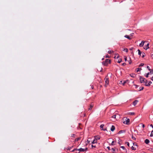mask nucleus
<instances>
[{
    "mask_svg": "<svg viewBox=\"0 0 153 153\" xmlns=\"http://www.w3.org/2000/svg\"><path fill=\"white\" fill-rule=\"evenodd\" d=\"M111 62V61L110 60L108 59H106L105 60V61L103 62V63L105 65H107L108 63L110 64Z\"/></svg>",
    "mask_w": 153,
    "mask_h": 153,
    "instance_id": "1",
    "label": "nucleus"
},
{
    "mask_svg": "<svg viewBox=\"0 0 153 153\" xmlns=\"http://www.w3.org/2000/svg\"><path fill=\"white\" fill-rule=\"evenodd\" d=\"M117 55L116 61L118 63H120L121 61V59L119 58V56L118 54H117Z\"/></svg>",
    "mask_w": 153,
    "mask_h": 153,
    "instance_id": "2",
    "label": "nucleus"
},
{
    "mask_svg": "<svg viewBox=\"0 0 153 153\" xmlns=\"http://www.w3.org/2000/svg\"><path fill=\"white\" fill-rule=\"evenodd\" d=\"M105 86L106 87L107 85L109 83V81L108 80V78L105 77Z\"/></svg>",
    "mask_w": 153,
    "mask_h": 153,
    "instance_id": "3",
    "label": "nucleus"
},
{
    "mask_svg": "<svg viewBox=\"0 0 153 153\" xmlns=\"http://www.w3.org/2000/svg\"><path fill=\"white\" fill-rule=\"evenodd\" d=\"M145 79H146L145 78L142 77V76H140V82L141 83H142V82H144Z\"/></svg>",
    "mask_w": 153,
    "mask_h": 153,
    "instance_id": "4",
    "label": "nucleus"
},
{
    "mask_svg": "<svg viewBox=\"0 0 153 153\" xmlns=\"http://www.w3.org/2000/svg\"><path fill=\"white\" fill-rule=\"evenodd\" d=\"M153 74V70H151V71H150L149 72H148L147 73L146 75V77L148 78L149 77V74Z\"/></svg>",
    "mask_w": 153,
    "mask_h": 153,
    "instance_id": "5",
    "label": "nucleus"
},
{
    "mask_svg": "<svg viewBox=\"0 0 153 153\" xmlns=\"http://www.w3.org/2000/svg\"><path fill=\"white\" fill-rule=\"evenodd\" d=\"M145 42H146V41H142L139 44V46L140 47L143 46Z\"/></svg>",
    "mask_w": 153,
    "mask_h": 153,
    "instance_id": "6",
    "label": "nucleus"
},
{
    "mask_svg": "<svg viewBox=\"0 0 153 153\" xmlns=\"http://www.w3.org/2000/svg\"><path fill=\"white\" fill-rule=\"evenodd\" d=\"M138 102V101L137 100H135L133 102V104L134 106H135Z\"/></svg>",
    "mask_w": 153,
    "mask_h": 153,
    "instance_id": "7",
    "label": "nucleus"
},
{
    "mask_svg": "<svg viewBox=\"0 0 153 153\" xmlns=\"http://www.w3.org/2000/svg\"><path fill=\"white\" fill-rule=\"evenodd\" d=\"M77 150L79 151V152H84L85 151V149L82 148H80L79 149H77Z\"/></svg>",
    "mask_w": 153,
    "mask_h": 153,
    "instance_id": "8",
    "label": "nucleus"
},
{
    "mask_svg": "<svg viewBox=\"0 0 153 153\" xmlns=\"http://www.w3.org/2000/svg\"><path fill=\"white\" fill-rule=\"evenodd\" d=\"M149 44L147 43V44L146 45V46H145V47H144V49H146V50L147 49L149 48Z\"/></svg>",
    "mask_w": 153,
    "mask_h": 153,
    "instance_id": "9",
    "label": "nucleus"
},
{
    "mask_svg": "<svg viewBox=\"0 0 153 153\" xmlns=\"http://www.w3.org/2000/svg\"><path fill=\"white\" fill-rule=\"evenodd\" d=\"M115 126H112L111 128V130L112 131H114V130H115Z\"/></svg>",
    "mask_w": 153,
    "mask_h": 153,
    "instance_id": "10",
    "label": "nucleus"
},
{
    "mask_svg": "<svg viewBox=\"0 0 153 153\" xmlns=\"http://www.w3.org/2000/svg\"><path fill=\"white\" fill-rule=\"evenodd\" d=\"M145 142L146 144H148L149 143V140L148 139H146L145 141Z\"/></svg>",
    "mask_w": 153,
    "mask_h": 153,
    "instance_id": "11",
    "label": "nucleus"
},
{
    "mask_svg": "<svg viewBox=\"0 0 153 153\" xmlns=\"http://www.w3.org/2000/svg\"><path fill=\"white\" fill-rule=\"evenodd\" d=\"M126 82L125 81H120L119 83L120 84H122L123 85H124Z\"/></svg>",
    "mask_w": 153,
    "mask_h": 153,
    "instance_id": "12",
    "label": "nucleus"
},
{
    "mask_svg": "<svg viewBox=\"0 0 153 153\" xmlns=\"http://www.w3.org/2000/svg\"><path fill=\"white\" fill-rule=\"evenodd\" d=\"M152 83V82L151 81H149L148 84H145V85L146 86H149Z\"/></svg>",
    "mask_w": 153,
    "mask_h": 153,
    "instance_id": "13",
    "label": "nucleus"
},
{
    "mask_svg": "<svg viewBox=\"0 0 153 153\" xmlns=\"http://www.w3.org/2000/svg\"><path fill=\"white\" fill-rule=\"evenodd\" d=\"M129 119L127 120L126 122H125V121L124 122V123L126 124H128V123H129Z\"/></svg>",
    "mask_w": 153,
    "mask_h": 153,
    "instance_id": "14",
    "label": "nucleus"
},
{
    "mask_svg": "<svg viewBox=\"0 0 153 153\" xmlns=\"http://www.w3.org/2000/svg\"><path fill=\"white\" fill-rule=\"evenodd\" d=\"M124 37L126 38H127L129 39H131V38H130V36H128L126 35L124 36Z\"/></svg>",
    "mask_w": 153,
    "mask_h": 153,
    "instance_id": "15",
    "label": "nucleus"
},
{
    "mask_svg": "<svg viewBox=\"0 0 153 153\" xmlns=\"http://www.w3.org/2000/svg\"><path fill=\"white\" fill-rule=\"evenodd\" d=\"M123 149L126 152H127V150L125 148L124 146H121L120 147Z\"/></svg>",
    "mask_w": 153,
    "mask_h": 153,
    "instance_id": "16",
    "label": "nucleus"
},
{
    "mask_svg": "<svg viewBox=\"0 0 153 153\" xmlns=\"http://www.w3.org/2000/svg\"><path fill=\"white\" fill-rule=\"evenodd\" d=\"M130 75L131 77H133V78L134 77L136 76V75L134 74H130Z\"/></svg>",
    "mask_w": 153,
    "mask_h": 153,
    "instance_id": "17",
    "label": "nucleus"
},
{
    "mask_svg": "<svg viewBox=\"0 0 153 153\" xmlns=\"http://www.w3.org/2000/svg\"><path fill=\"white\" fill-rule=\"evenodd\" d=\"M104 126V124H102L100 126V128L101 129V130H103V127Z\"/></svg>",
    "mask_w": 153,
    "mask_h": 153,
    "instance_id": "18",
    "label": "nucleus"
},
{
    "mask_svg": "<svg viewBox=\"0 0 153 153\" xmlns=\"http://www.w3.org/2000/svg\"><path fill=\"white\" fill-rule=\"evenodd\" d=\"M128 114L131 115H133L135 114V113L134 112H129Z\"/></svg>",
    "mask_w": 153,
    "mask_h": 153,
    "instance_id": "19",
    "label": "nucleus"
},
{
    "mask_svg": "<svg viewBox=\"0 0 153 153\" xmlns=\"http://www.w3.org/2000/svg\"><path fill=\"white\" fill-rule=\"evenodd\" d=\"M123 51L127 52L128 51V50L127 48H125L123 49Z\"/></svg>",
    "mask_w": 153,
    "mask_h": 153,
    "instance_id": "20",
    "label": "nucleus"
},
{
    "mask_svg": "<svg viewBox=\"0 0 153 153\" xmlns=\"http://www.w3.org/2000/svg\"><path fill=\"white\" fill-rule=\"evenodd\" d=\"M116 115L115 114L113 115L111 117V118H112L114 119H116Z\"/></svg>",
    "mask_w": 153,
    "mask_h": 153,
    "instance_id": "21",
    "label": "nucleus"
},
{
    "mask_svg": "<svg viewBox=\"0 0 153 153\" xmlns=\"http://www.w3.org/2000/svg\"><path fill=\"white\" fill-rule=\"evenodd\" d=\"M114 51H109L108 52V53L109 54H111Z\"/></svg>",
    "mask_w": 153,
    "mask_h": 153,
    "instance_id": "22",
    "label": "nucleus"
},
{
    "mask_svg": "<svg viewBox=\"0 0 153 153\" xmlns=\"http://www.w3.org/2000/svg\"><path fill=\"white\" fill-rule=\"evenodd\" d=\"M138 54L140 55L142 53L141 52L139 49L138 50Z\"/></svg>",
    "mask_w": 153,
    "mask_h": 153,
    "instance_id": "23",
    "label": "nucleus"
},
{
    "mask_svg": "<svg viewBox=\"0 0 153 153\" xmlns=\"http://www.w3.org/2000/svg\"><path fill=\"white\" fill-rule=\"evenodd\" d=\"M141 69H141V68H137L136 69L137 72H138L139 71H140Z\"/></svg>",
    "mask_w": 153,
    "mask_h": 153,
    "instance_id": "24",
    "label": "nucleus"
},
{
    "mask_svg": "<svg viewBox=\"0 0 153 153\" xmlns=\"http://www.w3.org/2000/svg\"><path fill=\"white\" fill-rule=\"evenodd\" d=\"M131 149L132 150H135L136 149V148H135V147H134L133 146H132L131 147Z\"/></svg>",
    "mask_w": 153,
    "mask_h": 153,
    "instance_id": "25",
    "label": "nucleus"
},
{
    "mask_svg": "<svg viewBox=\"0 0 153 153\" xmlns=\"http://www.w3.org/2000/svg\"><path fill=\"white\" fill-rule=\"evenodd\" d=\"M80 137L77 138L75 139V141H78L79 140H80Z\"/></svg>",
    "mask_w": 153,
    "mask_h": 153,
    "instance_id": "26",
    "label": "nucleus"
},
{
    "mask_svg": "<svg viewBox=\"0 0 153 153\" xmlns=\"http://www.w3.org/2000/svg\"><path fill=\"white\" fill-rule=\"evenodd\" d=\"M144 88L143 87H140V90H139V91H141Z\"/></svg>",
    "mask_w": 153,
    "mask_h": 153,
    "instance_id": "27",
    "label": "nucleus"
},
{
    "mask_svg": "<svg viewBox=\"0 0 153 153\" xmlns=\"http://www.w3.org/2000/svg\"><path fill=\"white\" fill-rule=\"evenodd\" d=\"M153 136V130L152 131L150 135V137H152Z\"/></svg>",
    "mask_w": 153,
    "mask_h": 153,
    "instance_id": "28",
    "label": "nucleus"
},
{
    "mask_svg": "<svg viewBox=\"0 0 153 153\" xmlns=\"http://www.w3.org/2000/svg\"><path fill=\"white\" fill-rule=\"evenodd\" d=\"M124 132V131H123V130H121V131H120L119 132H118V133L119 134H121L122 133H123V132Z\"/></svg>",
    "mask_w": 153,
    "mask_h": 153,
    "instance_id": "29",
    "label": "nucleus"
},
{
    "mask_svg": "<svg viewBox=\"0 0 153 153\" xmlns=\"http://www.w3.org/2000/svg\"><path fill=\"white\" fill-rule=\"evenodd\" d=\"M142 58H143L145 56V53L144 52H143L142 53Z\"/></svg>",
    "mask_w": 153,
    "mask_h": 153,
    "instance_id": "30",
    "label": "nucleus"
},
{
    "mask_svg": "<svg viewBox=\"0 0 153 153\" xmlns=\"http://www.w3.org/2000/svg\"><path fill=\"white\" fill-rule=\"evenodd\" d=\"M93 105H91L90 106V107L89 108V110L91 109V108L93 107Z\"/></svg>",
    "mask_w": 153,
    "mask_h": 153,
    "instance_id": "31",
    "label": "nucleus"
},
{
    "mask_svg": "<svg viewBox=\"0 0 153 153\" xmlns=\"http://www.w3.org/2000/svg\"><path fill=\"white\" fill-rule=\"evenodd\" d=\"M133 146H137V143H133Z\"/></svg>",
    "mask_w": 153,
    "mask_h": 153,
    "instance_id": "32",
    "label": "nucleus"
},
{
    "mask_svg": "<svg viewBox=\"0 0 153 153\" xmlns=\"http://www.w3.org/2000/svg\"><path fill=\"white\" fill-rule=\"evenodd\" d=\"M71 149V147H68L67 148V150H70Z\"/></svg>",
    "mask_w": 153,
    "mask_h": 153,
    "instance_id": "33",
    "label": "nucleus"
},
{
    "mask_svg": "<svg viewBox=\"0 0 153 153\" xmlns=\"http://www.w3.org/2000/svg\"><path fill=\"white\" fill-rule=\"evenodd\" d=\"M115 142L114 141H112V143H111V145H114V143Z\"/></svg>",
    "mask_w": 153,
    "mask_h": 153,
    "instance_id": "34",
    "label": "nucleus"
},
{
    "mask_svg": "<svg viewBox=\"0 0 153 153\" xmlns=\"http://www.w3.org/2000/svg\"><path fill=\"white\" fill-rule=\"evenodd\" d=\"M126 144H127V145L128 146H129V143L128 142H126Z\"/></svg>",
    "mask_w": 153,
    "mask_h": 153,
    "instance_id": "35",
    "label": "nucleus"
},
{
    "mask_svg": "<svg viewBox=\"0 0 153 153\" xmlns=\"http://www.w3.org/2000/svg\"><path fill=\"white\" fill-rule=\"evenodd\" d=\"M132 139L133 140H136V138L134 137L133 135L132 136Z\"/></svg>",
    "mask_w": 153,
    "mask_h": 153,
    "instance_id": "36",
    "label": "nucleus"
},
{
    "mask_svg": "<svg viewBox=\"0 0 153 153\" xmlns=\"http://www.w3.org/2000/svg\"><path fill=\"white\" fill-rule=\"evenodd\" d=\"M147 68L149 71H151V70L152 69H150L149 67V66H147Z\"/></svg>",
    "mask_w": 153,
    "mask_h": 153,
    "instance_id": "37",
    "label": "nucleus"
},
{
    "mask_svg": "<svg viewBox=\"0 0 153 153\" xmlns=\"http://www.w3.org/2000/svg\"><path fill=\"white\" fill-rule=\"evenodd\" d=\"M144 83H145V84H147V81L146 79H145V81L144 82Z\"/></svg>",
    "mask_w": 153,
    "mask_h": 153,
    "instance_id": "38",
    "label": "nucleus"
},
{
    "mask_svg": "<svg viewBox=\"0 0 153 153\" xmlns=\"http://www.w3.org/2000/svg\"><path fill=\"white\" fill-rule=\"evenodd\" d=\"M124 58L125 61H127V57L126 56H124Z\"/></svg>",
    "mask_w": 153,
    "mask_h": 153,
    "instance_id": "39",
    "label": "nucleus"
},
{
    "mask_svg": "<svg viewBox=\"0 0 153 153\" xmlns=\"http://www.w3.org/2000/svg\"><path fill=\"white\" fill-rule=\"evenodd\" d=\"M144 65V64L143 63H141L140 65H139V66L140 67V66H143Z\"/></svg>",
    "mask_w": 153,
    "mask_h": 153,
    "instance_id": "40",
    "label": "nucleus"
},
{
    "mask_svg": "<svg viewBox=\"0 0 153 153\" xmlns=\"http://www.w3.org/2000/svg\"><path fill=\"white\" fill-rule=\"evenodd\" d=\"M111 149L112 150L113 152H114L115 150V149L114 148H112Z\"/></svg>",
    "mask_w": 153,
    "mask_h": 153,
    "instance_id": "41",
    "label": "nucleus"
},
{
    "mask_svg": "<svg viewBox=\"0 0 153 153\" xmlns=\"http://www.w3.org/2000/svg\"><path fill=\"white\" fill-rule=\"evenodd\" d=\"M75 134H71V137H75Z\"/></svg>",
    "mask_w": 153,
    "mask_h": 153,
    "instance_id": "42",
    "label": "nucleus"
},
{
    "mask_svg": "<svg viewBox=\"0 0 153 153\" xmlns=\"http://www.w3.org/2000/svg\"><path fill=\"white\" fill-rule=\"evenodd\" d=\"M75 150H77V149H74L72 151V152H74V151H75Z\"/></svg>",
    "mask_w": 153,
    "mask_h": 153,
    "instance_id": "43",
    "label": "nucleus"
},
{
    "mask_svg": "<svg viewBox=\"0 0 153 153\" xmlns=\"http://www.w3.org/2000/svg\"><path fill=\"white\" fill-rule=\"evenodd\" d=\"M133 34H134V33H131L130 34V36H133Z\"/></svg>",
    "mask_w": 153,
    "mask_h": 153,
    "instance_id": "44",
    "label": "nucleus"
},
{
    "mask_svg": "<svg viewBox=\"0 0 153 153\" xmlns=\"http://www.w3.org/2000/svg\"><path fill=\"white\" fill-rule=\"evenodd\" d=\"M117 54H116L115 55V56H114V58L115 59H116V57H117Z\"/></svg>",
    "mask_w": 153,
    "mask_h": 153,
    "instance_id": "45",
    "label": "nucleus"
},
{
    "mask_svg": "<svg viewBox=\"0 0 153 153\" xmlns=\"http://www.w3.org/2000/svg\"><path fill=\"white\" fill-rule=\"evenodd\" d=\"M92 147L93 148H95L96 147V146H93V145H92Z\"/></svg>",
    "mask_w": 153,
    "mask_h": 153,
    "instance_id": "46",
    "label": "nucleus"
},
{
    "mask_svg": "<svg viewBox=\"0 0 153 153\" xmlns=\"http://www.w3.org/2000/svg\"><path fill=\"white\" fill-rule=\"evenodd\" d=\"M126 65V64L125 63L122 64V65H123V66H124L125 65Z\"/></svg>",
    "mask_w": 153,
    "mask_h": 153,
    "instance_id": "47",
    "label": "nucleus"
},
{
    "mask_svg": "<svg viewBox=\"0 0 153 153\" xmlns=\"http://www.w3.org/2000/svg\"><path fill=\"white\" fill-rule=\"evenodd\" d=\"M107 148L109 150H110V147L109 146H108L107 147Z\"/></svg>",
    "mask_w": 153,
    "mask_h": 153,
    "instance_id": "48",
    "label": "nucleus"
},
{
    "mask_svg": "<svg viewBox=\"0 0 153 153\" xmlns=\"http://www.w3.org/2000/svg\"><path fill=\"white\" fill-rule=\"evenodd\" d=\"M105 57L106 58L109 57L108 55H106V56H105Z\"/></svg>",
    "mask_w": 153,
    "mask_h": 153,
    "instance_id": "49",
    "label": "nucleus"
},
{
    "mask_svg": "<svg viewBox=\"0 0 153 153\" xmlns=\"http://www.w3.org/2000/svg\"><path fill=\"white\" fill-rule=\"evenodd\" d=\"M150 126H151L152 127V128H153V125L152 124H151L150 125Z\"/></svg>",
    "mask_w": 153,
    "mask_h": 153,
    "instance_id": "50",
    "label": "nucleus"
},
{
    "mask_svg": "<svg viewBox=\"0 0 153 153\" xmlns=\"http://www.w3.org/2000/svg\"><path fill=\"white\" fill-rule=\"evenodd\" d=\"M95 140H94L92 142V143H95Z\"/></svg>",
    "mask_w": 153,
    "mask_h": 153,
    "instance_id": "51",
    "label": "nucleus"
},
{
    "mask_svg": "<svg viewBox=\"0 0 153 153\" xmlns=\"http://www.w3.org/2000/svg\"><path fill=\"white\" fill-rule=\"evenodd\" d=\"M151 80L153 81V76L151 78Z\"/></svg>",
    "mask_w": 153,
    "mask_h": 153,
    "instance_id": "52",
    "label": "nucleus"
},
{
    "mask_svg": "<svg viewBox=\"0 0 153 153\" xmlns=\"http://www.w3.org/2000/svg\"><path fill=\"white\" fill-rule=\"evenodd\" d=\"M89 142H90V141L87 140V143H89Z\"/></svg>",
    "mask_w": 153,
    "mask_h": 153,
    "instance_id": "53",
    "label": "nucleus"
},
{
    "mask_svg": "<svg viewBox=\"0 0 153 153\" xmlns=\"http://www.w3.org/2000/svg\"><path fill=\"white\" fill-rule=\"evenodd\" d=\"M145 125L144 124H143L142 125L143 127L144 128L145 127Z\"/></svg>",
    "mask_w": 153,
    "mask_h": 153,
    "instance_id": "54",
    "label": "nucleus"
},
{
    "mask_svg": "<svg viewBox=\"0 0 153 153\" xmlns=\"http://www.w3.org/2000/svg\"><path fill=\"white\" fill-rule=\"evenodd\" d=\"M133 49V48H130V50H131H131Z\"/></svg>",
    "mask_w": 153,
    "mask_h": 153,
    "instance_id": "55",
    "label": "nucleus"
},
{
    "mask_svg": "<svg viewBox=\"0 0 153 153\" xmlns=\"http://www.w3.org/2000/svg\"><path fill=\"white\" fill-rule=\"evenodd\" d=\"M85 151H86L87 150V149H88V148H85Z\"/></svg>",
    "mask_w": 153,
    "mask_h": 153,
    "instance_id": "56",
    "label": "nucleus"
},
{
    "mask_svg": "<svg viewBox=\"0 0 153 153\" xmlns=\"http://www.w3.org/2000/svg\"><path fill=\"white\" fill-rule=\"evenodd\" d=\"M151 151H152V152H153V148L151 149Z\"/></svg>",
    "mask_w": 153,
    "mask_h": 153,
    "instance_id": "57",
    "label": "nucleus"
},
{
    "mask_svg": "<svg viewBox=\"0 0 153 153\" xmlns=\"http://www.w3.org/2000/svg\"><path fill=\"white\" fill-rule=\"evenodd\" d=\"M103 130L104 131H105V130H106V129L105 128V129H103Z\"/></svg>",
    "mask_w": 153,
    "mask_h": 153,
    "instance_id": "58",
    "label": "nucleus"
},
{
    "mask_svg": "<svg viewBox=\"0 0 153 153\" xmlns=\"http://www.w3.org/2000/svg\"><path fill=\"white\" fill-rule=\"evenodd\" d=\"M131 53H133V51L131 52Z\"/></svg>",
    "mask_w": 153,
    "mask_h": 153,
    "instance_id": "59",
    "label": "nucleus"
},
{
    "mask_svg": "<svg viewBox=\"0 0 153 153\" xmlns=\"http://www.w3.org/2000/svg\"><path fill=\"white\" fill-rule=\"evenodd\" d=\"M131 62H129V64H131Z\"/></svg>",
    "mask_w": 153,
    "mask_h": 153,
    "instance_id": "60",
    "label": "nucleus"
},
{
    "mask_svg": "<svg viewBox=\"0 0 153 153\" xmlns=\"http://www.w3.org/2000/svg\"><path fill=\"white\" fill-rule=\"evenodd\" d=\"M102 68H101V70H100V71H102Z\"/></svg>",
    "mask_w": 153,
    "mask_h": 153,
    "instance_id": "61",
    "label": "nucleus"
},
{
    "mask_svg": "<svg viewBox=\"0 0 153 153\" xmlns=\"http://www.w3.org/2000/svg\"><path fill=\"white\" fill-rule=\"evenodd\" d=\"M75 153H79V152H76Z\"/></svg>",
    "mask_w": 153,
    "mask_h": 153,
    "instance_id": "62",
    "label": "nucleus"
},
{
    "mask_svg": "<svg viewBox=\"0 0 153 153\" xmlns=\"http://www.w3.org/2000/svg\"><path fill=\"white\" fill-rule=\"evenodd\" d=\"M136 86L137 87L138 86L137 85H136Z\"/></svg>",
    "mask_w": 153,
    "mask_h": 153,
    "instance_id": "63",
    "label": "nucleus"
},
{
    "mask_svg": "<svg viewBox=\"0 0 153 153\" xmlns=\"http://www.w3.org/2000/svg\"><path fill=\"white\" fill-rule=\"evenodd\" d=\"M73 147V146H72L71 147V148H72Z\"/></svg>",
    "mask_w": 153,
    "mask_h": 153,
    "instance_id": "64",
    "label": "nucleus"
}]
</instances>
